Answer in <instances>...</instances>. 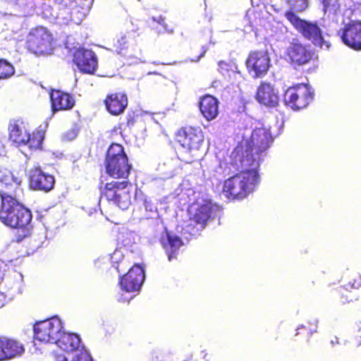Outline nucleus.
Here are the masks:
<instances>
[{
  "mask_svg": "<svg viewBox=\"0 0 361 361\" xmlns=\"http://www.w3.org/2000/svg\"><path fill=\"white\" fill-rule=\"evenodd\" d=\"M240 152V149H235L231 155L233 164L242 171L225 180L222 193L228 199H244L253 192L259 183L257 160L250 161L246 166L241 161Z\"/></svg>",
  "mask_w": 361,
  "mask_h": 361,
  "instance_id": "obj_1",
  "label": "nucleus"
},
{
  "mask_svg": "<svg viewBox=\"0 0 361 361\" xmlns=\"http://www.w3.org/2000/svg\"><path fill=\"white\" fill-rule=\"evenodd\" d=\"M0 220L6 225L18 229L16 234L18 243L27 240L31 234V212L21 205L12 194L0 192Z\"/></svg>",
  "mask_w": 361,
  "mask_h": 361,
  "instance_id": "obj_2",
  "label": "nucleus"
},
{
  "mask_svg": "<svg viewBox=\"0 0 361 361\" xmlns=\"http://www.w3.org/2000/svg\"><path fill=\"white\" fill-rule=\"evenodd\" d=\"M272 142L273 137L269 127L262 125L252 130L250 140L245 142V151H243V148L239 147L235 149L241 150V161H244L243 164L247 166L250 164V161L257 160L258 166H259L263 154L268 149Z\"/></svg>",
  "mask_w": 361,
  "mask_h": 361,
  "instance_id": "obj_3",
  "label": "nucleus"
},
{
  "mask_svg": "<svg viewBox=\"0 0 361 361\" xmlns=\"http://www.w3.org/2000/svg\"><path fill=\"white\" fill-rule=\"evenodd\" d=\"M216 208V206L208 197L204 195L197 197L188 209L190 222L187 226V231L192 233L195 231V228L197 231L203 229Z\"/></svg>",
  "mask_w": 361,
  "mask_h": 361,
  "instance_id": "obj_4",
  "label": "nucleus"
},
{
  "mask_svg": "<svg viewBox=\"0 0 361 361\" xmlns=\"http://www.w3.org/2000/svg\"><path fill=\"white\" fill-rule=\"evenodd\" d=\"M105 168L108 175L115 178H128L131 166L128 164L123 147L118 144H112L106 153Z\"/></svg>",
  "mask_w": 361,
  "mask_h": 361,
  "instance_id": "obj_5",
  "label": "nucleus"
},
{
  "mask_svg": "<svg viewBox=\"0 0 361 361\" xmlns=\"http://www.w3.org/2000/svg\"><path fill=\"white\" fill-rule=\"evenodd\" d=\"M9 139L16 146L27 145L32 149H37L42 145L44 133L38 131L31 135L27 125L21 120H13L8 126Z\"/></svg>",
  "mask_w": 361,
  "mask_h": 361,
  "instance_id": "obj_6",
  "label": "nucleus"
},
{
  "mask_svg": "<svg viewBox=\"0 0 361 361\" xmlns=\"http://www.w3.org/2000/svg\"><path fill=\"white\" fill-rule=\"evenodd\" d=\"M285 16L305 39L322 49H328L329 48V42L324 39L322 30L316 23L302 20L292 11H287Z\"/></svg>",
  "mask_w": 361,
  "mask_h": 361,
  "instance_id": "obj_7",
  "label": "nucleus"
},
{
  "mask_svg": "<svg viewBox=\"0 0 361 361\" xmlns=\"http://www.w3.org/2000/svg\"><path fill=\"white\" fill-rule=\"evenodd\" d=\"M131 185L127 180L111 181L105 185L102 195L106 200L113 202L120 209L124 210L130 204V191Z\"/></svg>",
  "mask_w": 361,
  "mask_h": 361,
  "instance_id": "obj_8",
  "label": "nucleus"
},
{
  "mask_svg": "<svg viewBox=\"0 0 361 361\" xmlns=\"http://www.w3.org/2000/svg\"><path fill=\"white\" fill-rule=\"evenodd\" d=\"M62 322L57 317L37 322L34 326V338L45 343H54L62 334Z\"/></svg>",
  "mask_w": 361,
  "mask_h": 361,
  "instance_id": "obj_9",
  "label": "nucleus"
},
{
  "mask_svg": "<svg viewBox=\"0 0 361 361\" xmlns=\"http://www.w3.org/2000/svg\"><path fill=\"white\" fill-rule=\"evenodd\" d=\"M177 140L186 149L193 159L198 158L204 142V136L200 128L186 127L178 131Z\"/></svg>",
  "mask_w": 361,
  "mask_h": 361,
  "instance_id": "obj_10",
  "label": "nucleus"
},
{
  "mask_svg": "<svg viewBox=\"0 0 361 361\" xmlns=\"http://www.w3.org/2000/svg\"><path fill=\"white\" fill-rule=\"evenodd\" d=\"M314 92L311 87L305 84H299L289 87L284 93V103L293 110L307 107L312 101Z\"/></svg>",
  "mask_w": 361,
  "mask_h": 361,
  "instance_id": "obj_11",
  "label": "nucleus"
},
{
  "mask_svg": "<svg viewBox=\"0 0 361 361\" xmlns=\"http://www.w3.org/2000/svg\"><path fill=\"white\" fill-rule=\"evenodd\" d=\"M145 280L144 270L142 267L135 264L120 280V286L123 291L130 293L137 292Z\"/></svg>",
  "mask_w": 361,
  "mask_h": 361,
  "instance_id": "obj_12",
  "label": "nucleus"
},
{
  "mask_svg": "<svg viewBox=\"0 0 361 361\" xmlns=\"http://www.w3.org/2000/svg\"><path fill=\"white\" fill-rule=\"evenodd\" d=\"M246 65L249 71L253 72L254 77H262L267 73L270 67V58L266 52H252L249 55Z\"/></svg>",
  "mask_w": 361,
  "mask_h": 361,
  "instance_id": "obj_13",
  "label": "nucleus"
},
{
  "mask_svg": "<svg viewBox=\"0 0 361 361\" xmlns=\"http://www.w3.org/2000/svg\"><path fill=\"white\" fill-rule=\"evenodd\" d=\"M343 42L354 49H361V21H353L338 32Z\"/></svg>",
  "mask_w": 361,
  "mask_h": 361,
  "instance_id": "obj_14",
  "label": "nucleus"
},
{
  "mask_svg": "<svg viewBox=\"0 0 361 361\" xmlns=\"http://www.w3.org/2000/svg\"><path fill=\"white\" fill-rule=\"evenodd\" d=\"M51 35L44 27L32 30L28 37V44L35 51H46L51 44Z\"/></svg>",
  "mask_w": 361,
  "mask_h": 361,
  "instance_id": "obj_15",
  "label": "nucleus"
},
{
  "mask_svg": "<svg viewBox=\"0 0 361 361\" xmlns=\"http://www.w3.org/2000/svg\"><path fill=\"white\" fill-rule=\"evenodd\" d=\"M256 100L267 107H276L279 103V92L267 82H262L259 85L255 94Z\"/></svg>",
  "mask_w": 361,
  "mask_h": 361,
  "instance_id": "obj_16",
  "label": "nucleus"
},
{
  "mask_svg": "<svg viewBox=\"0 0 361 361\" xmlns=\"http://www.w3.org/2000/svg\"><path fill=\"white\" fill-rule=\"evenodd\" d=\"M74 61L78 68L86 73H93L97 68V59L94 53L84 48L75 51Z\"/></svg>",
  "mask_w": 361,
  "mask_h": 361,
  "instance_id": "obj_17",
  "label": "nucleus"
},
{
  "mask_svg": "<svg viewBox=\"0 0 361 361\" xmlns=\"http://www.w3.org/2000/svg\"><path fill=\"white\" fill-rule=\"evenodd\" d=\"M24 353V346L20 342L6 338H0V361L20 357Z\"/></svg>",
  "mask_w": 361,
  "mask_h": 361,
  "instance_id": "obj_18",
  "label": "nucleus"
},
{
  "mask_svg": "<svg viewBox=\"0 0 361 361\" xmlns=\"http://www.w3.org/2000/svg\"><path fill=\"white\" fill-rule=\"evenodd\" d=\"M54 176L44 173L39 168L30 171V185L35 190L50 191L54 188Z\"/></svg>",
  "mask_w": 361,
  "mask_h": 361,
  "instance_id": "obj_19",
  "label": "nucleus"
},
{
  "mask_svg": "<svg viewBox=\"0 0 361 361\" xmlns=\"http://www.w3.org/2000/svg\"><path fill=\"white\" fill-rule=\"evenodd\" d=\"M286 54L291 63L298 66L307 63L311 59L310 52L298 42H293L289 44Z\"/></svg>",
  "mask_w": 361,
  "mask_h": 361,
  "instance_id": "obj_20",
  "label": "nucleus"
},
{
  "mask_svg": "<svg viewBox=\"0 0 361 361\" xmlns=\"http://www.w3.org/2000/svg\"><path fill=\"white\" fill-rule=\"evenodd\" d=\"M161 243L167 254L169 261L176 258L179 248L183 245L181 239L178 236L167 231L162 235Z\"/></svg>",
  "mask_w": 361,
  "mask_h": 361,
  "instance_id": "obj_21",
  "label": "nucleus"
},
{
  "mask_svg": "<svg viewBox=\"0 0 361 361\" xmlns=\"http://www.w3.org/2000/svg\"><path fill=\"white\" fill-rule=\"evenodd\" d=\"M52 111L54 112L59 110L71 109L74 106V99L66 93L59 90L52 91L50 94Z\"/></svg>",
  "mask_w": 361,
  "mask_h": 361,
  "instance_id": "obj_22",
  "label": "nucleus"
},
{
  "mask_svg": "<svg viewBox=\"0 0 361 361\" xmlns=\"http://www.w3.org/2000/svg\"><path fill=\"white\" fill-rule=\"evenodd\" d=\"M105 104L107 110L113 115H118L123 112L128 105V99L126 94L115 93L109 95Z\"/></svg>",
  "mask_w": 361,
  "mask_h": 361,
  "instance_id": "obj_23",
  "label": "nucleus"
},
{
  "mask_svg": "<svg viewBox=\"0 0 361 361\" xmlns=\"http://www.w3.org/2000/svg\"><path fill=\"white\" fill-rule=\"evenodd\" d=\"M200 109L203 116L207 121H212L219 114V102L211 95L204 96L200 102Z\"/></svg>",
  "mask_w": 361,
  "mask_h": 361,
  "instance_id": "obj_24",
  "label": "nucleus"
},
{
  "mask_svg": "<svg viewBox=\"0 0 361 361\" xmlns=\"http://www.w3.org/2000/svg\"><path fill=\"white\" fill-rule=\"evenodd\" d=\"M61 350L72 352L77 350L80 344L79 336L73 334H66L62 330L61 336L55 343Z\"/></svg>",
  "mask_w": 361,
  "mask_h": 361,
  "instance_id": "obj_25",
  "label": "nucleus"
},
{
  "mask_svg": "<svg viewBox=\"0 0 361 361\" xmlns=\"http://www.w3.org/2000/svg\"><path fill=\"white\" fill-rule=\"evenodd\" d=\"M0 183L4 184L8 191V194H11V192L15 191L20 185L21 180L19 178L15 177L13 174L7 170L0 171ZM1 192H5L1 190Z\"/></svg>",
  "mask_w": 361,
  "mask_h": 361,
  "instance_id": "obj_26",
  "label": "nucleus"
},
{
  "mask_svg": "<svg viewBox=\"0 0 361 361\" xmlns=\"http://www.w3.org/2000/svg\"><path fill=\"white\" fill-rule=\"evenodd\" d=\"M110 259L113 266L116 269L118 273L124 271L128 267L127 262L123 257L121 250H115Z\"/></svg>",
  "mask_w": 361,
  "mask_h": 361,
  "instance_id": "obj_27",
  "label": "nucleus"
},
{
  "mask_svg": "<svg viewBox=\"0 0 361 361\" xmlns=\"http://www.w3.org/2000/svg\"><path fill=\"white\" fill-rule=\"evenodd\" d=\"M292 11L302 12L309 6L308 0H284Z\"/></svg>",
  "mask_w": 361,
  "mask_h": 361,
  "instance_id": "obj_28",
  "label": "nucleus"
},
{
  "mask_svg": "<svg viewBox=\"0 0 361 361\" xmlns=\"http://www.w3.org/2000/svg\"><path fill=\"white\" fill-rule=\"evenodd\" d=\"M13 66L5 60H0V80L7 79L13 75Z\"/></svg>",
  "mask_w": 361,
  "mask_h": 361,
  "instance_id": "obj_29",
  "label": "nucleus"
},
{
  "mask_svg": "<svg viewBox=\"0 0 361 361\" xmlns=\"http://www.w3.org/2000/svg\"><path fill=\"white\" fill-rule=\"evenodd\" d=\"M144 205L146 211L151 213V218H153L157 215V208L150 200L145 198L144 200Z\"/></svg>",
  "mask_w": 361,
  "mask_h": 361,
  "instance_id": "obj_30",
  "label": "nucleus"
},
{
  "mask_svg": "<svg viewBox=\"0 0 361 361\" xmlns=\"http://www.w3.org/2000/svg\"><path fill=\"white\" fill-rule=\"evenodd\" d=\"M128 40L126 36H122L118 39L116 44V51L118 54H121L122 51L127 47Z\"/></svg>",
  "mask_w": 361,
  "mask_h": 361,
  "instance_id": "obj_31",
  "label": "nucleus"
},
{
  "mask_svg": "<svg viewBox=\"0 0 361 361\" xmlns=\"http://www.w3.org/2000/svg\"><path fill=\"white\" fill-rule=\"evenodd\" d=\"M323 5V11L326 13L328 11H335L336 10V5L333 3V0H321Z\"/></svg>",
  "mask_w": 361,
  "mask_h": 361,
  "instance_id": "obj_32",
  "label": "nucleus"
},
{
  "mask_svg": "<svg viewBox=\"0 0 361 361\" xmlns=\"http://www.w3.org/2000/svg\"><path fill=\"white\" fill-rule=\"evenodd\" d=\"M78 135V131L76 129L73 128L68 130L63 135V140L67 141H71L75 139Z\"/></svg>",
  "mask_w": 361,
  "mask_h": 361,
  "instance_id": "obj_33",
  "label": "nucleus"
},
{
  "mask_svg": "<svg viewBox=\"0 0 361 361\" xmlns=\"http://www.w3.org/2000/svg\"><path fill=\"white\" fill-rule=\"evenodd\" d=\"M231 67L232 65L225 61H220L219 63V71L223 75H226L229 70L231 68Z\"/></svg>",
  "mask_w": 361,
  "mask_h": 361,
  "instance_id": "obj_34",
  "label": "nucleus"
},
{
  "mask_svg": "<svg viewBox=\"0 0 361 361\" xmlns=\"http://www.w3.org/2000/svg\"><path fill=\"white\" fill-rule=\"evenodd\" d=\"M76 361H93L90 353L86 351H81L80 354L77 355Z\"/></svg>",
  "mask_w": 361,
  "mask_h": 361,
  "instance_id": "obj_35",
  "label": "nucleus"
},
{
  "mask_svg": "<svg viewBox=\"0 0 361 361\" xmlns=\"http://www.w3.org/2000/svg\"><path fill=\"white\" fill-rule=\"evenodd\" d=\"M173 161L171 160L169 161L168 165L169 166V171L166 173V178H171L173 176L176 169L174 165L173 164Z\"/></svg>",
  "mask_w": 361,
  "mask_h": 361,
  "instance_id": "obj_36",
  "label": "nucleus"
},
{
  "mask_svg": "<svg viewBox=\"0 0 361 361\" xmlns=\"http://www.w3.org/2000/svg\"><path fill=\"white\" fill-rule=\"evenodd\" d=\"M6 302V295L3 292L0 291V307H4Z\"/></svg>",
  "mask_w": 361,
  "mask_h": 361,
  "instance_id": "obj_37",
  "label": "nucleus"
},
{
  "mask_svg": "<svg viewBox=\"0 0 361 361\" xmlns=\"http://www.w3.org/2000/svg\"><path fill=\"white\" fill-rule=\"evenodd\" d=\"M349 286L351 288H358L361 286V279L359 278L358 280H355L353 283H349Z\"/></svg>",
  "mask_w": 361,
  "mask_h": 361,
  "instance_id": "obj_38",
  "label": "nucleus"
},
{
  "mask_svg": "<svg viewBox=\"0 0 361 361\" xmlns=\"http://www.w3.org/2000/svg\"><path fill=\"white\" fill-rule=\"evenodd\" d=\"M158 23H159L160 25H163V27H164L165 30H166V31L169 32V30L166 28V25H165L164 19V18H162L161 17H159V20H158ZM172 32V30H170V32Z\"/></svg>",
  "mask_w": 361,
  "mask_h": 361,
  "instance_id": "obj_39",
  "label": "nucleus"
},
{
  "mask_svg": "<svg viewBox=\"0 0 361 361\" xmlns=\"http://www.w3.org/2000/svg\"><path fill=\"white\" fill-rule=\"evenodd\" d=\"M202 49H203V51H202V52L201 53V54H200L199 56H197V59H196L195 60H191V61H192V62H194V61L197 62V61H200V59L202 57H203V56H204V55L205 54V53H206V51H207V49H204V47H202Z\"/></svg>",
  "mask_w": 361,
  "mask_h": 361,
  "instance_id": "obj_40",
  "label": "nucleus"
},
{
  "mask_svg": "<svg viewBox=\"0 0 361 361\" xmlns=\"http://www.w3.org/2000/svg\"><path fill=\"white\" fill-rule=\"evenodd\" d=\"M317 324H318V320L317 319H314L313 321V324L314 326V329H310V333L312 334V333H314L317 331Z\"/></svg>",
  "mask_w": 361,
  "mask_h": 361,
  "instance_id": "obj_41",
  "label": "nucleus"
},
{
  "mask_svg": "<svg viewBox=\"0 0 361 361\" xmlns=\"http://www.w3.org/2000/svg\"><path fill=\"white\" fill-rule=\"evenodd\" d=\"M132 298H133V297H130V298H128V297H124V296H123L121 299H122V300H123V301H128V300H129L130 299H131Z\"/></svg>",
  "mask_w": 361,
  "mask_h": 361,
  "instance_id": "obj_42",
  "label": "nucleus"
},
{
  "mask_svg": "<svg viewBox=\"0 0 361 361\" xmlns=\"http://www.w3.org/2000/svg\"><path fill=\"white\" fill-rule=\"evenodd\" d=\"M358 335L361 338V325L360 326V327L358 329Z\"/></svg>",
  "mask_w": 361,
  "mask_h": 361,
  "instance_id": "obj_43",
  "label": "nucleus"
},
{
  "mask_svg": "<svg viewBox=\"0 0 361 361\" xmlns=\"http://www.w3.org/2000/svg\"><path fill=\"white\" fill-rule=\"evenodd\" d=\"M60 361H68V360H67V359H66V358L63 357V359H62L61 360H60Z\"/></svg>",
  "mask_w": 361,
  "mask_h": 361,
  "instance_id": "obj_44",
  "label": "nucleus"
},
{
  "mask_svg": "<svg viewBox=\"0 0 361 361\" xmlns=\"http://www.w3.org/2000/svg\"><path fill=\"white\" fill-rule=\"evenodd\" d=\"M165 166V164H163V166H160L161 170H164L163 166Z\"/></svg>",
  "mask_w": 361,
  "mask_h": 361,
  "instance_id": "obj_45",
  "label": "nucleus"
},
{
  "mask_svg": "<svg viewBox=\"0 0 361 361\" xmlns=\"http://www.w3.org/2000/svg\"><path fill=\"white\" fill-rule=\"evenodd\" d=\"M39 246H40V244H39V243H38L37 245H36V246H35V247H39Z\"/></svg>",
  "mask_w": 361,
  "mask_h": 361,
  "instance_id": "obj_46",
  "label": "nucleus"
},
{
  "mask_svg": "<svg viewBox=\"0 0 361 361\" xmlns=\"http://www.w3.org/2000/svg\"><path fill=\"white\" fill-rule=\"evenodd\" d=\"M130 242H126L125 245H128Z\"/></svg>",
  "mask_w": 361,
  "mask_h": 361,
  "instance_id": "obj_47",
  "label": "nucleus"
},
{
  "mask_svg": "<svg viewBox=\"0 0 361 361\" xmlns=\"http://www.w3.org/2000/svg\"><path fill=\"white\" fill-rule=\"evenodd\" d=\"M336 343H338V338H336Z\"/></svg>",
  "mask_w": 361,
  "mask_h": 361,
  "instance_id": "obj_48",
  "label": "nucleus"
},
{
  "mask_svg": "<svg viewBox=\"0 0 361 361\" xmlns=\"http://www.w3.org/2000/svg\"><path fill=\"white\" fill-rule=\"evenodd\" d=\"M348 287H346V289H348V287L350 288V286H349V283L347 285Z\"/></svg>",
  "mask_w": 361,
  "mask_h": 361,
  "instance_id": "obj_49",
  "label": "nucleus"
},
{
  "mask_svg": "<svg viewBox=\"0 0 361 361\" xmlns=\"http://www.w3.org/2000/svg\"><path fill=\"white\" fill-rule=\"evenodd\" d=\"M331 343L334 344V343H336V341H331Z\"/></svg>",
  "mask_w": 361,
  "mask_h": 361,
  "instance_id": "obj_50",
  "label": "nucleus"
},
{
  "mask_svg": "<svg viewBox=\"0 0 361 361\" xmlns=\"http://www.w3.org/2000/svg\"><path fill=\"white\" fill-rule=\"evenodd\" d=\"M331 343L334 344V343H336V341H331Z\"/></svg>",
  "mask_w": 361,
  "mask_h": 361,
  "instance_id": "obj_51",
  "label": "nucleus"
},
{
  "mask_svg": "<svg viewBox=\"0 0 361 361\" xmlns=\"http://www.w3.org/2000/svg\"><path fill=\"white\" fill-rule=\"evenodd\" d=\"M251 1H252V3L254 2V1H253V0H251Z\"/></svg>",
  "mask_w": 361,
  "mask_h": 361,
  "instance_id": "obj_52",
  "label": "nucleus"
}]
</instances>
